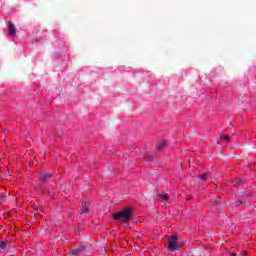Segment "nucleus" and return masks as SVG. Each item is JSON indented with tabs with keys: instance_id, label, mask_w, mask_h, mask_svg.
Returning <instances> with one entry per match:
<instances>
[{
	"instance_id": "1",
	"label": "nucleus",
	"mask_w": 256,
	"mask_h": 256,
	"mask_svg": "<svg viewBox=\"0 0 256 256\" xmlns=\"http://www.w3.org/2000/svg\"><path fill=\"white\" fill-rule=\"evenodd\" d=\"M131 216V208L127 207L124 210L115 213L113 218L115 221H122L123 223H127L131 219Z\"/></svg>"
},
{
	"instance_id": "2",
	"label": "nucleus",
	"mask_w": 256,
	"mask_h": 256,
	"mask_svg": "<svg viewBox=\"0 0 256 256\" xmlns=\"http://www.w3.org/2000/svg\"><path fill=\"white\" fill-rule=\"evenodd\" d=\"M183 244L179 243V235L174 234L168 238L167 249L169 251H179Z\"/></svg>"
},
{
	"instance_id": "3",
	"label": "nucleus",
	"mask_w": 256,
	"mask_h": 256,
	"mask_svg": "<svg viewBox=\"0 0 256 256\" xmlns=\"http://www.w3.org/2000/svg\"><path fill=\"white\" fill-rule=\"evenodd\" d=\"M51 183L50 186L54 187L55 185V176L52 173H44L42 174V183Z\"/></svg>"
},
{
	"instance_id": "4",
	"label": "nucleus",
	"mask_w": 256,
	"mask_h": 256,
	"mask_svg": "<svg viewBox=\"0 0 256 256\" xmlns=\"http://www.w3.org/2000/svg\"><path fill=\"white\" fill-rule=\"evenodd\" d=\"M8 35L9 37H15L17 35V28H15V24L13 22H8Z\"/></svg>"
},
{
	"instance_id": "5",
	"label": "nucleus",
	"mask_w": 256,
	"mask_h": 256,
	"mask_svg": "<svg viewBox=\"0 0 256 256\" xmlns=\"http://www.w3.org/2000/svg\"><path fill=\"white\" fill-rule=\"evenodd\" d=\"M84 251H85V248L79 247V248H76V249L71 250V251L69 252V255H70V256H79V255H81Z\"/></svg>"
},
{
	"instance_id": "6",
	"label": "nucleus",
	"mask_w": 256,
	"mask_h": 256,
	"mask_svg": "<svg viewBox=\"0 0 256 256\" xmlns=\"http://www.w3.org/2000/svg\"><path fill=\"white\" fill-rule=\"evenodd\" d=\"M167 147V141L163 140L157 144V151H163Z\"/></svg>"
},
{
	"instance_id": "7",
	"label": "nucleus",
	"mask_w": 256,
	"mask_h": 256,
	"mask_svg": "<svg viewBox=\"0 0 256 256\" xmlns=\"http://www.w3.org/2000/svg\"><path fill=\"white\" fill-rule=\"evenodd\" d=\"M9 247V241L5 240L0 242V249L2 251H7V248Z\"/></svg>"
},
{
	"instance_id": "8",
	"label": "nucleus",
	"mask_w": 256,
	"mask_h": 256,
	"mask_svg": "<svg viewBox=\"0 0 256 256\" xmlns=\"http://www.w3.org/2000/svg\"><path fill=\"white\" fill-rule=\"evenodd\" d=\"M220 141H225V143H229V141H231V137H229V135L222 134L220 135Z\"/></svg>"
},
{
	"instance_id": "9",
	"label": "nucleus",
	"mask_w": 256,
	"mask_h": 256,
	"mask_svg": "<svg viewBox=\"0 0 256 256\" xmlns=\"http://www.w3.org/2000/svg\"><path fill=\"white\" fill-rule=\"evenodd\" d=\"M89 213V207H87V204H85L80 212V215H87Z\"/></svg>"
},
{
	"instance_id": "10",
	"label": "nucleus",
	"mask_w": 256,
	"mask_h": 256,
	"mask_svg": "<svg viewBox=\"0 0 256 256\" xmlns=\"http://www.w3.org/2000/svg\"><path fill=\"white\" fill-rule=\"evenodd\" d=\"M144 159H146V161H153V153L147 152Z\"/></svg>"
},
{
	"instance_id": "11",
	"label": "nucleus",
	"mask_w": 256,
	"mask_h": 256,
	"mask_svg": "<svg viewBox=\"0 0 256 256\" xmlns=\"http://www.w3.org/2000/svg\"><path fill=\"white\" fill-rule=\"evenodd\" d=\"M7 200V196L3 193H0V203H5Z\"/></svg>"
},
{
	"instance_id": "12",
	"label": "nucleus",
	"mask_w": 256,
	"mask_h": 256,
	"mask_svg": "<svg viewBox=\"0 0 256 256\" xmlns=\"http://www.w3.org/2000/svg\"><path fill=\"white\" fill-rule=\"evenodd\" d=\"M160 199H162V201H167V199H169V195L168 194H159Z\"/></svg>"
},
{
	"instance_id": "13",
	"label": "nucleus",
	"mask_w": 256,
	"mask_h": 256,
	"mask_svg": "<svg viewBox=\"0 0 256 256\" xmlns=\"http://www.w3.org/2000/svg\"><path fill=\"white\" fill-rule=\"evenodd\" d=\"M199 179H201V181H205V179H207V174H201L200 176H199Z\"/></svg>"
},
{
	"instance_id": "14",
	"label": "nucleus",
	"mask_w": 256,
	"mask_h": 256,
	"mask_svg": "<svg viewBox=\"0 0 256 256\" xmlns=\"http://www.w3.org/2000/svg\"><path fill=\"white\" fill-rule=\"evenodd\" d=\"M76 231L79 233V231H83V223L79 225V227L76 229Z\"/></svg>"
},
{
	"instance_id": "15",
	"label": "nucleus",
	"mask_w": 256,
	"mask_h": 256,
	"mask_svg": "<svg viewBox=\"0 0 256 256\" xmlns=\"http://www.w3.org/2000/svg\"><path fill=\"white\" fill-rule=\"evenodd\" d=\"M237 203V205H243V203H245V199H242V200H240V202H236Z\"/></svg>"
},
{
	"instance_id": "16",
	"label": "nucleus",
	"mask_w": 256,
	"mask_h": 256,
	"mask_svg": "<svg viewBox=\"0 0 256 256\" xmlns=\"http://www.w3.org/2000/svg\"><path fill=\"white\" fill-rule=\"evenodd\" d=\"M231 256H237V255H235V253H232Z\"/></svg>"
},
{
	"instance_id": "17",
	"label": "nucleus",
	"mask_w": 256,
	"mask_h": 256,
	"mask_svg": "<svg viewBox=\"0 0 256 256\" xmlns=\"http://www.w3.org/2000/svg\"><path fill=\"white\" fill-rule=\"evenodd\" d=\"M39 209H41L40 207L37 208V211H39Z\"/></svg>"
}]
</instances>
